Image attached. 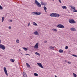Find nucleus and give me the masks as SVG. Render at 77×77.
I'll use <instances>...</instances> for the list:
<instances>
[{
    "label": "nucleus",
    "instance_id": "nucleus-1",
    "mask_svg": "<svg viewBox=\"0 0 77 77\" xmlns=\"http://www.w3.org/2000/svg\"><path fill=\"white\" fill-rule=\"evenodd\" d=\"M50 16L52 17H59L60 16V15L59 14H57L56 13H51L50 14Z\"/></svg>",
    "mask_w": 77,
    "mask_h": 77
},
{
    "label": "nucleus",
    "instance_id": "nucleus-2",
    "mask_svg": "<svg viewBox=\"0 0 77 77\" xmlns=\"http://www.w3.org/2000/svg\"><path fill=\"white\" fill-rule=\"evenodd\" d=\"M69 22L71 24H74L76 23L75 21L73 19H69Z\"/></svg>",
    "mask_w": 77,
    "mask_h": 77
},
{
    "label": "nucleus",
    "instance_id": "nucleus-3",
    "mask_svg": "<svg viewBox=\"0 0 77 77\" xmlns=\"http://www.w3.org/2000/svg\"><path fill=\"white\" fill-rule=\"evenodd\" d=\"M32 14H34L33 15H35L36 14L37 15H41V12H32Z\"/></svg>",
    "mask_w": 77,
    "mask_h": 77
},
{
    "label": "nucleus",
    "instance_id": "nucleus-4",
    "mask_svg": "<svg viewBox=\"0 0 77 77\" xmlns=\"http://www.w3.org/2000/svg\"><path fill=\"white\" fill-rule=\"evenodd\" d=\"M57 27L61 28V29H63L64 28V26L63 25L60 24L57 26Z\"/></svg>",
    "mask_w": 77,
    "mask_h": 77
},
{
    "label": "nucleus",
    "instance_id": "nucleus-5",
    "mask_svg": "<svg viewBox=\"0 0 77 77\" xmlns=\"http://www.w3.org/2000/svg\"><path fill=\"white\" fill-rule=\"evenodd\" d=\"M4 70L6 75L7 76H8V72H7V70H6V67H4Z\"/></svg>",
    "mask_w": 77,
    "mask_h": 77
},
{
    "label": "nucleus",
    "instance_id": "nucleus-6",
    "mask_svg": "<svg viewBox=\"0 0 77 77\" xmlns=\"http://www.w3.org/2000/svg\"><path fill=\"white\" fill-rule=\"evenodd\" d=\"M0 48H2V50H5V47L3 45L0 44Z\"/></svg>",
    "mask_w": 77,
    "mask_h": 77
},
{
    "label": "nucleus",
    "instance_id": "nucleus-7",
    "mask_svg": "<svg viewBox=\"0 0 77 77\" xmlns=\"http://www.w3.org/2000/svg\"><path fill=\"white\" fill-rule=\"evenodd\" d=\"M38 43H37L35 45V46L34 47V48H36L37 49H38Z\"/></svg>",
    "mask_w": 77,
    "mask_h": 77
},
{
    "label": "nucleus",
    "instance_id": "nucleus-8",
    "mask_svg": "<svg viewBox=\"0 0 77 77\" xmlns=\"http://www.w3.org/2000/svg\"><path fill=\"white\" fill-rule=\"evenodd\" d=\"M37 65H38V66L40 67V68H43V66L41 64V63H37Z\"/></svg>",
    "mask_w": 77,
    "mask_h": 77
},
{
    "label": "nucleus",
    "instance_id": "nucleus-9",
    "mask_svg": "<svg viewBox=\"0 0 77 77\" xmlns=\"http://www.w3.org/2000/svg\"><path fill=\"white\" fill-rule=\"evenodd\" d=\"M70 30L71 31H75L76 29L74 28H70Z\"/></svg>",
    "mask_w": 77,
    "mask_h": 77
},
{
    "label": "nucleus",
    "instance_id": "nucleus-10",
    "mask_svg": "<svg viewBox=\"0 0 77 77\" xmlns=\"http://www.w3.org/2000/svg\"><path fill=\"white\" fill-rule=\"evenodd\" d=\"M23 75L24 77H27V74L26 73L24 72L23 73Z\"/></svg>",
    "mask_w": 77,
    "mask_h": 77
},
{
    "label": "nucleus",
    "instance_id": "nucleus-11",
    "mask_svg": "<svg viewBox=\"0 0 77 77\" xmlns=\"http://www.w3.org/2000/svg\"><path fill=\"white\" fill-rule=\"evenodd\" d=\"M34 34L35 35H38V32L37 31H35L34 33Z\"/></svg>",
    "mask_w": 77,
    "mask_h": 77
},
{
    "label": "nucleus",
    "instance_id": "nucleus-12",
    "mask_svg": "<svg viewBox=\"0 0 77 77\" xmlns=\"http://www.w3.org/2000/svg\"><path fill=\"white\" fill-rule=\"evenodd\" d=\"M37 6H38V7H39L40 8H41V4H40L39 3H38L37 4Z\"/></svg>",
    "mask_w": 77,
    "mask_h": 77
},
{
    "label": "nucleus",
    "instance_id": "nucleus-13",
    "mask_svg": "<svg viewBox=\"0 0 77 77\" xmlns=\"http://www.w3.org/2000/svg\"><path fill=\"white\" fill-rule=\"evenodd\" d=\"M59 53H63V51L62 49H60L59 50Z\"/></svg>",
    "mask_w": 77,
    "mask_h": 77
},
{
    "label": "nucleus",
    "instance_id": "nucleus-14",
    "mask_svg": "<svg viewBox=\"0 0 77 77\" xmlns=\"http://www.w3.org/2000/svg\"><path fill=\"white\" fill-rule=\"evenodd\" d=\"M49 48L51 49H52V50H54V48L53 47V46H50L49 47Z\"/></svg>",
    "mask_w": 77,
    "mask_h": 77
},
{
    "label": "nucleus",
    "instance_id": "nucleus-15",
    "mask_svg": "<svg viewBox=\"0 0 77 77\" xmlns=\"http://www.w3.org/2000/svg\"><path fill=\"white\" fill-rule=\"evenodd\" d=\"M35 3L36 5H37L38 4V3H39V2H38V1H37V0H35Z\"/></svg>",
    "mask_w": 77,
    "mask_h": 77
},
{
    "label": "nucleus",
    "instance_id": "nucleus-16",
    "mask_svg": "<svg viewBox=\"0 0 77 77\" xmlns=\"http://www.w3.org/2000/svg\"><path fill=\"white\" fill-rule=\"evenodd\" d=\"M62 8L63 9H66L67 8L66 6H64L62 7Z\"/></svg>",
    "mask_w": 77,
    "mask_h": 77
},
{
    "label": "nucleus",
    "instance_id": "nucleus-17",
    "mask_svg": "<svg viewBox=\"0 0 77 77\" xmlns=\"http://www.w3.org/2000/svg\"><path fill=\"white\" fill-rule=\"evenodd\" d=\"M10 61H11V62H15V60L12 59H11Z\"/></svg>",
    "mask_w": 77,
    "mask_h": 77
},
{
    "label": "nucleus",
    "instance_id": "nucleus-18",
    "mask_svg": "<svg viewBox=\"0 0 77 77\" xmlns=\"http://www.w3.org/2000/svg\"><path fill=\"white\" fill-rule=\"evenodd\" d=\"M44 10L45 11V12H47V8L46 7H44Z\"/></svg>",
    "mask_w": 77,
    "mask_h": 77
},
{
    "label": "nucleus",
    "instance_id": "nucleus-19",
    "mask_svg": "<svg viewBox=\"0 0 77 77\" xmlns=\"http://www.w3.org/2000/svg\"><path fill=\"white\" fill-rule=\"evenodd\" d=\"M16 42L17 43V44H19V43H20V41H19V40L17 39L16 40Z\"/></svg>",
    "mask_w": 77,
    "mask_h": 77
},
{
    "label": "nucleus",
    "instance_id": "nucleus-20",
    "mask_svg": "<svg viewBox=\"0 0 77 77\" xmlns=\"http://www.w3.org/2000/svg\"><path fill=\"white\" fill-rule=\"evenodd\" d=\"M41 5H44V6H45V4H44V3L42 2H41Z\"/></svg>",
    "mask_w": 77,
    "mask_h": 77
},
{
    "label": "nucleus",
    "instance_id": "nucleus-21",
    "mask_svg": "<svg viewBox=\"0 0 77 77\" xmlns=\"http://www.w3.org/2000/svg\"><path fill=\"white\" fill-rule=\"evenodd\" d=\"M34 75H35V76H38V74L36 73H34Z\"/></svg>",
    "mask_w": 77,
    "mask_h": 77
},
{
    "label": "nucleus",
    "instance_id": "nucleus-22",
    "mask_svg": "<svg viewBox=\"0 0 77 77\" xmlns=\"http://www.w3.org/2000/svg\"><path fill=\"white\" fill-rule=\"evenodd\" d=\"M33 24L34 25V26H37V24L35 22H33Z\"/></svg>",
    "mask_w": 77,
    "mask_h": 77
},
{
    "label": "nucleus",
    "instance_id": "nucleus-23",
    "mask_svg": "<svg viewBox=\"0 0 77 77\" xmlns=\"http://www.w3.org/2000/svg\"><path fill=\"white\" fill-rule=\"evenodd\" d=\"M73 75L74 76V77H77V75L75 74L74 73H73Z\"/></svg>",
    "mask_w": 77,
    "mask_h": 77
},
{
    "label": "nucleus",
    "instance_id": "nucleus-24",
    "mask_svg": "<svg viewBox=\"0 0 77 77\" xmlns=\"http://www.w3.org/2000/svg\"><path fill=\"white\" fill-rule=\"evenodd\" d=\"M35 54H36L37 55H38V56H40V54H39V53L37 52L35 53Z\"/></svg>",
    "mask_w": 77,
    "mask_h": 77
},
{
    "label": "nucleus",
    "instance_id": "nucleus-25",
    "mask_svg": "<svg viewBox=\"0 0 77 77\" xmlns=\"http://www.w3.org/2000/svg\"><path fill=\"white\" fill-rule=\"evenodd\" d=\"M23 49L25 51H27V49L26 48H24Z\"/></svg>",
    "mask_w": 77,
    "mask_h": 77
},
{
    "label": "nucleus",
    "instance_id": "nucleus-26",
    "mask_svg": "<svg viewBox=\"0 0 77 77\" xmlns=\"http://www.w3.org/2000/svg\"><path fill=\"white\" fill-rule=\"evenodd\" d=\"M52 30H53L55 32H57V30L56 29H52Z\"/></svg>",
    "mask_w": 77,
    "mask_h": 77
},
{
    "label": "nucleus",
    "instance_id": "nucleus-27",
    "mask_svg": "<svg viewBox=\"0 0 77 77\" xmlns=\"http://www.w3.org/2000/svg\"><path fill=\"white\" fill-rule=\"evenodd\" d=\"M0 9L1 10H3V7L1 6V5H0Z\"/></svg>",
    "mask_w": 77,
    "mask_h": 77
},
{
    "label": "nucleus",
    "instance_id": "nucleus-28",
    "mask_svg": "<svg viewBox=\"0 0 77 77\" xmlns=\"http://www.w3.org/2000/svg\"><path fill=\"white\" fill-rule=\"evenodd\" d=\"M4 18H5L4 17H3L2 18V22H3L4 21Z\"/></svg>",
    "mask_w": 77,
    "mask_h": 77
},
{
    "label": "nucleus",
    "instance_id": "nucleus-29",
    "mask_svg": "<svg viewBox=\"0 0 77 77\" xmlns=\"http://www.w3.org/2000/svg\"><path fill=\"white\" fill-rule=\"evenodd\" d=\"M75 9H70V10H71V11H72L73 12H74Z\"/></svg>",
    "mask_w": 77,
    "mask_h": 77
},
{
    "label": "nucleus",
    "instance_id": "nucleus-30",
    "mask_svg": "<svg viewBox=\"0 0 77 77\" xmlns=\"http://www.w3.org/2000/svg\"><path fill=\"white\" fill-rule=\"evenodd\" d=\"M71 8H71V9H75V7H73V6H72L71 7Z\"/></svg>",
    "mask_w": 77,
    "mask_h": 77
},
{
    "label": "nucleus",
    "instance_id": "nucleus-31",
    "mask_svg": "<svg viewBox=\"0 0 77 77\" xmlns=\"http://www.w3.org/2000/svg\"><path fill=\"white\" fill-rule=\"evenodd\" d=\"M68 47L67 46H66L65 49H68Z\"/></svg>",
    "mask_w": 77,
    "mask_h": 77
},
{
    "label": "nucleus",
    "instance_id": "nucleus-32",
    "mask_svg": "<svg viewBox=\"0 0 77 77\" xmlns=\"http://www.w3.org/2000/svg\"><path fill=\"white\" fill-rule=\"evenodd\" d=\"M27 67H28V68H29V67H30V66L29 65V64H28V65H27Z\"/></svg>",
    "mask_w": 77,
    "mask_h": 77
},
{
    "label": "nucleus",
    "instance_id": "nucleus-33",
    "mask_svg": "<svg viewBox=\"0 0 77 77\" xmlns=\"http://www.w3.org/2000/svg\"><path fill=\"white\" fill-rule=\"evenodd\" d=\"M72 56H74V57H76V55L75 54H73V55H72Z\"/></svg>",
    "mask_w": 77,
    "mask_h": 77
},
{
    "label": "nucleus",
    "instance_id": "nucleus-34",
    "mask_svg": "<svg viewBox=\"0 0 77 77\" xmlns=\"http://www.w3.org/2000/svg\"><path fill=\"white\" fill-rule=\"evenodd\" d=\"M74 12H77V10H76L74 9Z\"/></svg>",
    "mask_w": 77,
    "mask_h": 77
},
{
    "label": "nucleus",
    "instance_id": "nucleus-35",
    "mask_svg": "<svg viewBox=\"0 0 77 77\" xmlns=\"http://www.w3.org/2000/svg\"><path fill=\"white\" fill-rule=\"evenodd\" d=\"M8 29H11V26H10L8 27Z\"/></svg>",
    "mask_w": 77,
    "mask_h": 77
},
{
    "label": "nucleus",
    "instance_id": "nucleus-36",
    "mask_svg": "<svg viewBox=\"0 0 77 77\" xmlns=\"http://www.w3.org/2000/svg\"><path fill=\"white\" fill-rule=\"evenodd\" d=\"M67 63H69V64H70V63H71V62H68Z\"/></svg>",
    "mask_w": 77,
    "mask_h": 77
},
{
    "label": "nucleus",
    "instance_id": "nucleus-37",
    "mask_svg": "<svg viewBox=\"0 0 77 77\" xmlns=\"http://www.w3.org/2000/svg\"><path fill=\"white\" fill-rule=\"evenodd\" d=\"M30 22H29V23L28 24V26H30Z\"/></svg>",
    "mask_w": 77,
    "mask_h": 77
},
{
    "label": "nucleus",
    "instance_id": "nucleus-38",
    "mask_svg": "<svg viewBox=\"0 0 77 77\" xmlns=\"http://www.w3.org/2000/svg\"><path fill=\"white\" fill-rule=\"evenodd\" d=\"M59 2H60V3H61V1L60 0H58Z\"/></svg>",
    "mask_w": 77,
    "mask_h": 77
},
{
    "label": "nucleus",
    "instance_id": "nucleus-39",
    "mask_svg": "<svg viewBox=\"0 0 77 77\" xmlns=\"http://www.w3.org/2000/svg\"><path fill=\"white\" fill-rule=\"evenodd\" d=\"M26 65L27 66V65H29V64H28V63H26Z\"/></svg>",
    "mask_w": 77,
    "mask_h": 77
},
{
    "label": "nucleus",
    "instance_id": "nucleus-40",
    "mask_svg": "<svg viewBox=\"0 0 77 77\" xmlns=\"http://www.w3.org/2000/svg\"><path fill=\"white\" fill-rule=\"evenodd\" d=\"M45 43H47V41H45L44 42Z\"/></svg>",
    "mask_w": 77,
    "mask_h": 77
},
{
    "label": "nucleus",
    "instance_id": "nucleus-41",
    "mask_svg": "<svg viewBox=\"0 0 77 77\" xmlns=\"http://www.w3.org/2000/svg\"><path fill=\"white\" fill-rule=\"evenodd\" d=\"M10 22H12V20H10Z\"/></svg>",
    "mask_w": 77,
    "mask_h": 77
},
{
    "label": "nucleus",
    "instance_id": "nucleus-42",
    "mask_svg": "<svg viewBox=\"0 0 77 77\" xmlns=\"http://www.w3.org/2000/svg\"><path fill=\"white\" fill-rule=\"evenodd\" d=\"M26 54V55H28V56H30V55L29 54Z\"/></svg>",
    "mask_w": 77,
    "mask_h": 77
},
{
    "label": "nucleus",
    "instance_id": "nucleus-43",
    "mask_svg": "<svg viewBox=\"0 0 77 77\" xmlns=\"http://www.w3.org/2000/svg\"><path fill=\"white\" fill-rule=\"evenodd\" d=\"M65 62L66 63V62H67V60H65Z\"/></svg>",
    "mask_w": 77,
    "mask_h": 77
},
{
    "label": "nucleus",
    "instance_id": "nucleus-44",
    "mask_svg": "<svg viewBox=\"0 0 77 77\" xmlns=\"http://www.w3.org/2000/svg\"><path fill=\"white\" fill-rule=\"evenodd\" d=\"M45 4V5H47V3H45V4Z\"/></svg>",
    "mask_w": 77,
    "mask_h": 77
},
{
    "label": "nucleus",
    "instance_id": "nucleus-45",
    "mask_svg": "<svg viewBox=\"0 0 77 77\" xmlns=\"http://www.w3.org/2000/svg\"><path fill=\"white\" fill-rule=\"evenodd\" d=\"M0 43H1V40L0 39Z\"/></svg>",
    "mask_w": 77,
    "mask_h": 77
},
{
    "label": "nucleus",
    "instance_id": "nucleus-46",
    "mask_svg": "<svg viewBox=\"0 0 77 77\" xmlns=\"http://www.w3.org/2000/svg\"><path fill=\"white\" fill-rule=\"evenodd\" d=\"M55 77H57V76H56V75H55Z\"/></svg>",
    "mask_w": 77,
    "mask_h": 77
},
{
    "label": "nucleus",
    "instance_id": "nucleus-47",
    "mask_svg": "<svg viewBox=\"0 0 77 77\" xmlns=\"http://www.w3.org/2000/svg\"><path fill=\"white\" fill-rule=\"evenodd\" d=\"M69 53H71V51H69Z\"/></svg>",
    "mask_w": 77,
    "mask_h": 77
},
{
    "label": "nucleus",
    "instance_id": "nucleus-48",
    "mask_svg": "<svg viewBox=\"0 0 77 77\" xmlns=\"http://www.w3.org/2000/svg\"><path fill=\"white\" fill-rule=\"evenodd\" d=\"M76 57H77V56L76 55Z\"/></svg>",
    "mask_w": 77,
    "mask_h": 77
},
{
    "label": "nucleus",
    "instance_id": "nucleus-49",
    "mask_svg": "<svg viewBox=\"0 0 77 77\" xmlns=\"http://www.w3.org/2000/svg\"><path fill=\"white\" fill-rule=\"evenodd\" d=\"M53 1H54V0H53Z\"/></svg>",
    "mask_w": 77,
    "mask_h": 77
}]
</instances>
